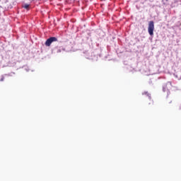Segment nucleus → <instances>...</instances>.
Returning a JSON list of instances; mask_svg holds the SVG:
<instances>
[{
  "mask_svg": "<svg viewBox=\"0 0 181 181\" xmlns=\"http://www.w3.org/2000/svg\"><path fill=\"white\" fill-rule=\"evenodd\" d=\"M153 30H155V23H153V21H149L148 32L150 36H153Z\"/></svg>",
  "mask_w": 181,
  "mask_h": 181,
  "instance_id": "obj_1",
  "label": "nucleus"
},
{
  "mask_svg": "<svg viewBox=\"0 0 181 181\" xmlns=\"http://www.w3.org/2000/svg\"><path fill=\"white\" fill-rule=\"evenodd\" d=\"M53 42H57V38L56 37H51L47 39L45 42V46H50Z\"/></svg>",
  "mask_w": 181,
  "mask_h": 181,
  "instance_id": "obj_2",
  "label": "nucleus"
},
{
  "mask_svg": "<svg viewBox=\"0 0 181 181\" xmlns=\"http://www.w3.org/2000/svg\"><path fill=\"white\" fill-rule=\"evenodd\" d=\"M143 95H147L149 100H151V94H149L148 92L143 93Z\"/></svg>",
  "mask_w": 181,
  "mask_h": 181,
  "instance_id": "obj_3",
  "label": "nucleus"
},
{
  "mask_svg": "<svg viewBox=\"0 0 181 181\" xmlns=\"http://www.w3.org/2000/svg\"><path fill=\"white\" fill-rule=\"evenodd\" d=\"M23 8H25V9H29V4H25Z\"/></svg>",
  "mask_w": 181,
  "mask_h": 181,
  "instance_id": "obj_4",
  "label": "nucleus"
},
{
  "mask_svg": "<svg viewBox=\"0 0 181 181\" xmlns=\"http://www.w3.org/2000/svg\"><path fill=\"white\" fill-rule=\"evenodd\" d=\"M180 110H181V106L180 107Z\"/></svg>",
  "mask_w": 181,
  "mask_h": 181,
  "instance_id": "obj_5",
  "label": "nucleus"
}]
</instances>
